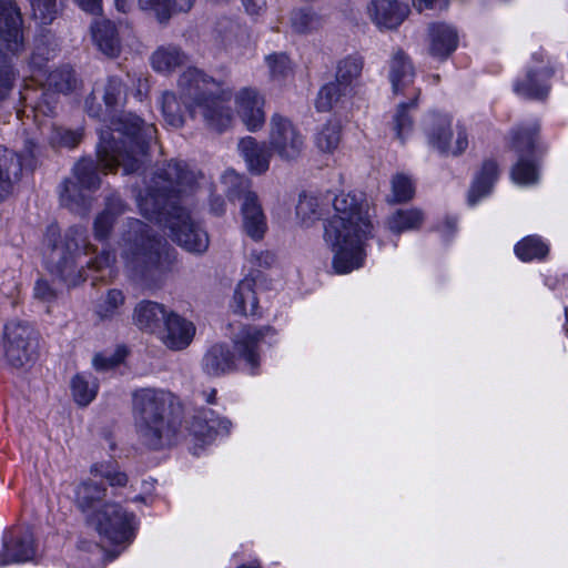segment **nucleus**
Masks as SVG:
<instances>
[{"instance_id":"nucleus-1","label":"nucleus","mask_w":568,"mask_h":568,"mask_svg":"<svg viewBox=\"0 0 568 568\" xmlns=\"http://www.w3.org/2000/svg\"><path fill=\"white\" fill-rule=\"evenodd\" d=\"M195 175L180 161H170L152 179L145 194L138 197L142 215L170 230V237L190 252L209 247L207 234L193 222L182 205L184 195L193 190Z\"/></svg>"},{"instance_id":"nucleus-2","label":"nucleus","mask_w":568,"mask_h":568,"mask_svg":"<svg viewBox=\"0 0 568 568\" xmlns=\"http://www.w3.org/2000/svg\"><path fill=\"white\" fill-rule=\"evenodd\" d=\"M118 136H113L111 129L100 131V140L97 145V159L80 160L73 169L77 182L82 189L97 190L101 180L98 168L105 173L118 166L125 174L139 171L144 162L151 141L155 138L156 129L153 124H146L135 114H124L112 121Z\"/></svg>"},{"instance_id":"nucleus-3","label":"nucleus","mask_w":568,"mask_h":568,"mask_svg":"<svg viewBox=\"0 0 568 568\" xmlns=\"http://www.w3.org/2000/svg\"><path fill=\"white\" fill-rule=\"evenodd\" d=\"M335 215L325 225L324 239L334 251L333 266L344 274L362 266L363 241L373 230L368 204L355 194L341 193L333 199Z\"/></svg>"},{"instance_id":"nucleus-4","label":"nucleus","mask_w":568,"mask_h":568,"mask_svg":"<svg viewBox=\"0 0 568 568\" xmlns=\"http://www.w3.org/2000/svg\"><path fill=\"white\" fill-rule=\"evenodd\" d=\"M132 412L141 443L160 450L174 444L180 432L183 406L178 396L161 388H140L132 393Z\"/></svg>"},{"instance_id":"nucleus-5","label":"nucleus","mask_w":568,"mask_h":568,"mask_svg":"<svg viewBox=\"0 0 568 568\" xmlns=\"http://www.w3.org/2000/svg\"><path fill=\"white\" fill-rule=\"evenodd\" d=\"M125 265L143 281H154L165 271L162 242L151 227L136 219H128L118 241Z\"/></svg>"},{"instance_id":"nucleus-6","label":"nucleus","mask_w":568,"mask_h":568,"mask_svg":"<svg viewBox=\"0 0 568 568\" xmlns=\"http://www.w3.org/2000/svg\"><path fill=\"white\" fill-rule=\"evenodd\" d=\"M55 235L53 229L47 234V243L51 247L47 255L48 270L68 286H75L85 280L83 268L78 266L77 257L81 252L85 255L95 252V247L89 243L87 231L82 226L69 227L59 243Z\"/></svg>"},{"instance_id":"nucleus-7","label":"nucleus","mask_w":568,"mask_h":568,"mask_svg":"<svg viewBox=\"0 0 568 568\" xmlns=\"http://www.w3.org/2000/svg\"><path fill=\"white\" fill-rule=\"evenodd\" d=\"M388 78L393 93L395 95L403 94L407 99L397 104L393 116L396 136L404 142L405 138L413 131L412 113L418 106L420 90L414 85L415 69L409 57L402 49H398L392 55Z\"/></svg>"},{"instance_id":"nucleus-8","label":"nucleus","mask_w":568,"mask_h":568,"mask_svg":"<svg viewBox=\"0 0 568 568\" xmlns=\"http://www.w3.org/2000/svg\"><path fill=\"white\" fill-rule=\"evenodd\" d=\"M211 78L196 67L185 69L178 80L180 98L192 119L213 125Z\"/></svg>"},{"instance_id":"nucleus-9","label":"nucleus","mask_w":568,"mask_h":568,"mask_svg":"<svg viewBox=\"0 0 568 568\" xmlns=\"http://www.w3.org/2000/svg\"><path fill=\"white\" fill-rule=\"evenodd\" d=\"M4 355L14 368L31 366L39 355V334L27 322L11 321L4 326Z\"/></svg>"},{"instance_id":"nucleus-10","label":"nucleus","mask_w":568,"mask_h":568,"mask_svg":"<svg viewBox=\"0 0 568 568\" xmlns=\"http://www.w3.org/2000/svg\"><path fill=\"white\" fill-rule=\"evenodd\" d=\"M133 514H129L118 503H105L100 511L90 515L87 523L98 534L113 545L130 544L133 540Z\"/></svg>"},{"instance_id":"nucleus-11","label":"nucleus","mask_w":568,"mask_h":568,"mask_svg":"<svg viewBox=\"0 0 568 568\" xmlns=\"http://www.w3.org/2000/svg\"><path fill=\"white\" fill-rule=\"evenodd\" d=\"M270 148L283 160L297 159L304 148V139L295 125L281 114L270 121Z\"/></svg>"},{"instance_id":"nucleus-12","label":"nucleus","mask_w":568,"mask_h":568,"mask_svg":"<svg viewBox=\"0 0 568 568\" xmlns=\"http://www.w3.org/2000/svg\"><path fill=\"white\" fill-rule=\"evenodd\" d=\"M535 130H518L515 132L513 148L518 152L519 160L511 170V179L520 185L534 184L538 181V172L536 165L524 159L526 154H530L535 145Z\"/></svg>"},{"instance_id":"nucleus-13","label":"nucleus","mask_w":568,"mask_h":568,"mask_svg":"<svg viewBox=\"0 0 568 568\" xmlns=\"http://www.w3.org/2000/svg\"><path fill=\"white\" fill-rule=\"evenodd\" d=\"M237 113L251 132L263 128L265 123L264 98L252 88L242 89L235 97Z\"/></svg>"},{"instance_id":"nucleus-14","label":"nucleus","mask_w":568,"mask_h":568,"mask_svg":"<svg viewBox=\"0 0 568 568\" xmlns=\"http://www.w3.org/2000/svg\"><path fill=\"white\" fill-rule=\"evenodd\" d=\"M34 538L29 529L19 536H13L10 532L3 535L0 566L30 561L34 558Z\"/></svg>"},{"instance_id":"nucleus-15","label":"nucleus","mask_w":568,"mask_h":568,"mask_svg":"<svg viewBox=\"0 0 568 568\" xmlns=\"http://www.w3.org/2000/svg\"><path fill=\"white\" fill-rule=\"evenodd\" d=\"M275 329L270 326L244 325L234 338L235 348L241 357L255 369L260 365V356L257 353L258 343L266 336L275 335Z\"/></svg>"},{"instance_id":"nucleus-16","label":"nucleus","mask_w":568,"mask_h":568,"mask_svg":"<svg viewBox=\"0 0 568 568\" xmlns=\"http://www.w3.org/2000/svg\"><path fill=\"white\" fill-rule=\"evenodd\" d=\"M194 333L195 327L192 322L186 321L174 312H170L158 336L166 347L180 351L189 346Z\"/></svg>"},{"instance_id":"nucleus-17","label":"nucleus","mask_w":568,"mask_h":568,"mask_svg":"<svg viewBox=\"0 0 568 568\" xmlns=\"http://www.w3.org/2000/svg\"><path fill=\"white\" fill-rule=\"evenodd\" d=\"M371 20L379 29H396L407 17V6L396 0H372L367 6Z\"/></svg>"},{"instance_id":"nucleus-18","label":"nucleus","mask_w":568,"mask_h":568,"mask_svg":"<svg viewBox=\"0 0 568 568\" xmlns=\"http://www.w3.org/2000/svg\"><path fill=\"white\" fill-rule=\"evenodd\" d=\"M243 232L254 241L263 240L267 220L257 194H251L240 205Z\"/></svg>"},{"instance_id":"nucleus-19","label":"nucleus","mask_w":568,"mask_h":568,"mask_svg":"<svg viewBox=\"0 0 568 568\" xmlns=\"http://www.w3.org/2000/svg\"><path fill=\"white\" fill-rule=\"evenodd\" d=\"M105 497L106 487L103 484L87 479L75 486L73 500L77 508L89 520L90 515L100 511L106 503Z\"/></svg>"},{"instance_id":"nucleus-20","label":"nucleus","mask_w":568,"mask_h":568,"mask_svg":"<svg viewBox=\"0 0 568 568\" xmlns=\"http://www.w3.org/2000/svg\"><path fill=\"white\" fill-rule=\"evenodd\" d=\"M170 312L158 302L141 301L133 310V324L141 331L158 335Z\"/></svg>"},{"instance_id":"nucleus-21","label":"nucleus","mask_w":568,"mask_h":568,"mask_svg":"<svg viewBox=\"0 0 568 568\" xmlns=\"http://www.w3.org/2000/svg\"><path fill=\"white\" fill-rule=\"evenodd\" d=\"M428 144L440 153H448L453 138L452 121L447 115L429 113L423 121Z\"/></svg>"},{"instance_id":"nucleus-22","label":"nucleus","mask_w":568,"mask_h":568,"mask_svg":"<svg viewBox=\"0 0 568 568\" xmlns=\"http://www.w3.org/2000/svg\"><path fill=\"white\" fill-rule=\"evenodd\" d=\"M237 148L251 173L261 175L268 170L272 153L265 143H258L253 136H245L239 141Z\"/></svg>"},{"instance_id":"nucleus-23","label":"nucleus","mask_w":568,"mask_h":568,"mask_svg":"<svg viewBox=\"0 0 568 568\" xmlns=\"http://www.w3.org/2000/svg\"><path fill=\"white\" fill-rule=\"evenodd\" d=\"M458 45L457 31L445 23L429 27V54L438 60L447 59Z\"/></svg>"},{"instance_id":"nucleus-24","label":"nucleus","mask_w":568,"mask_h":568,"mask_svg":"<svg viewBox=\"0 0 568 568\" xmlns=\"http://www.w3.org/2000/svg\"><path fill=\"white\" fill-rule=\"evenodd\" d=\"M128 209L129 206L119 195L111 194L106 196L104 210L98 214L93 223L94 237L99 241L106 240L116 219L124 214Z\"/></svg>"},{"instance_id":"nucleus-25","label":"nucleus","mask_w":568,"mask_h":568,"mask_svg":"<svg viewBox=\"0 0 568 568\" xmlns=\"http://www.w3.org/2000/svg\"><path fill=\"white\" fill-rule=\"evenodd\" d=\"M22 172L21 156L0 145V201L7 199Z\"/></svg>"},{"instance_id":"nucleus-26","label":"nucleus","mask_w":568,"mask_h":568,"mask_svg":"<svg viewBox=\"0 0 568 568\" xmlns=\"http://www.w3.org/2000/svg\"><path fill=\"white\" fill-rule=\"evenodd\" d=\"M92 37L99 50L109 58H116L121 52V40L113 22L97 21L92 26Z\"/></svg>"},{"instance_id":"nucleus-27","label":"nucleus","mask_w":568,"mask_h":568,"mask_svg":"<svg viewBox=\"0 0 568 568\" xmlns=\"http://www.w3.org/2000/svg\"><path fill=\"white\" fill-rule=\"evenodd\" d=\"M186 61V54L175 44L160 45L150 57L151 67L161 73H170Z\"/></svg>"},{"instance_id":"nucleus-28","label":"nucleus","mask_w":568,"mask_h":568,"mask_svg":"<svg viewBox=\"0 0 568 568\" xmlns=\"http://www.w3.org/2000/svg\"><path fill=\"white\" fill-rule=\"evenodd\" d=\"M254 281L252 278H244L237 284L233 296V311L236 314L244 316H257L258 300L254 291Z\"/></svg>"},{"instance_id":"nucleus-29","label":"nucleus","mask_w":568,"mask_h":568,"mask_svg":"<svg viewBox=\"0 0 568 568\" xmlns=\"http://www.w3.org/2000/svg\"><path fill=\"white\" fill-rule=\"evenodd\" d=\"M221 184L225 196L231 202L240 201V203H243L248 195L257 194L252 189V181L232 169L226 170L221 176Z\"/></svg>"},{"instance_id":"nucleus-30","label":"nucleus","mask_w":568,"mask_h":568,"mask_svg":"<svg viewBox=\"0 0 568 568\" xmlns=\"http://www.w3.org/2000/svg\"><path fill=\"white\" fill-rule=\"evenodd\" d=\"M424 222V213L416 207L399 209L393 212L386 220L387 229L394 234L417 230Z\"/></svg>"},{"instance_id":"nucleus-31","label":"nucleus","mask_w":568,"mask_h":568,"mask_svg":"<svg viewBox=\"0 0 568 568\" xmlns=\"http://www.w3.org/2000/svg\"><path fill=\"white\" fill-rule=\"evenodd\" d=\"M498 169L494 161H485L468 192V203L475 205L483 196L490 193L497 180Z\"/></svg>"},{"instance_id":"nucleus-32","label":"nucleus","mask_w":568,"mask_h":568,"mask_svg":"<svg viewBox=\"0 0 568 568\" xmlns=\"http://www.w3.org/2000/svg\"><path fill=\"white\" fill-rule=\"evenodd\" d=\"M144 10L152 9L160 22H166L172 14L189 11L194 0H139Z\"/></svg>"},{"instance_id":"nucleus-33","label":"nucleus","mask_w":568,"mask_h":568,"mask_svg":"<svg viewBox=\"0 0 568 568\" xmlns=\"http://www.w3.org/2000/svg\"><path fill=\"white\" fill-rule=\"evenodd\" d=\"M232 91L230 89L215 88V131L224 132L235 121L231 106Z\"/></svg>"},{"instance_id":"nucleus-34","label":"nucleus","mask_w":568,"mask_h":568,"mask_svg":"<svg viewBox=\"0 0 568 568\" xmlns=\"http://www.w3.org/2000/svg\"><path fill=\"white\" fill-rule=\"evenodd\" d=\"M342 141V125L337 120L327 121L316 133L315 144L323 153H333Z\"/></svg>"},{"instance_id":"nucleus-35","label":"nucleus","mask_w":568,"mask_h":568,"mask_svg":"<svg viewBox=\"0 0 568 568\" xmlns=\"http://www.w3.org/2000/svg\"><path fill=\"white\" fill-rule=\"evenodd\" d=\"M95 378L87 374H77L71 381V392L74 400L80 406L89 405L98 394Z\"/></svg>"},{"instance_id":"nucleus-36","label":"nucleus","mask_w":568,"mask_h":568,"mask_svg":"<svg viewBox=\"0 0 568 568\" xmlns=\"http://www.w3.org/2000/svg\"><path fill=\"white\" fill-rule=\"evenodd\" d=\"M323 213V203L320 202L318 197L307 193L300 194L296 205V216L303 225H312L322 217Z\"/></svg>"},{"instance_id":"nucleus-37","label":"nucleus","mask_w":568,"mask_h":568,"mask_svg":"<svg viewBox=\"0 0 568 568\" xmlns=\"http://www.w3.org/2000/svg\"><path fill=\"white\" fill-rule=\"evenodd\" d=\"M364 61L361 57H347L341 60L336 67L335 81L351 92V87L361 77Z\"/></svg>"},{"instance_id":"nucleus-38","label":"nucleus","mask_w":568,"mask_h":568,"mask_svg":"<svg viewBox=\"0 0 568 568\" xmlns=\"http://www.w3.org/2000/svg\"><path fill=\"white\" fill-rule=\"evenodd\" d=\"M102 100L105 105V111H110L111 113L125 103L126 85L121 78L116 75L108 78L103 89Z\"/></svg>"},{"instance_id":"nucleus-39","label":"nucleus","mask_w":568,"mask_h":568,"mask_svg":"<svg viewBox=\"0 0 568 568\" xmlns=\"http://www.w3.org/2000/svg\"><path fill=\"white\" fill-rule=\"evenodd\" d=\"M83 190L77 181L65 179L60 189L61 205L71 211L84 209L87 199Z\"/></svg>"},{"instance_id":"nucleus-40","label":"nucleus","mask_w":568,"mask_h":568,"mask_svg":"<svg viewBox=\"0 0 568 568\" xmlns=\"http://www.w3.org/2000/svg\"><path fill=\"white\" fill-rule=\"evenodd\" d=\"M348 93L346 87L336 81L329 82L321 88L315 103L316 109L321 112L331 111Z\"/></svg>"},{"instance_id":"nucleus-41","label":"nucleus","mask_w":568,"mask_h":568,"mask_svg":"<svg viewBox=\"0 0 568 568\" xmlns=\"http://www.w3.org/2000/svg\"><path fill=\"white\" fill-rule=\"evenodd\" d=\"M124 294L122 291L109 290L103 298L97 304L95 313L101 320H111L120 313L124 305Z\"/></svg>"},{"instance_id":"nucleus-42","label":"nucleus","mask_w":568,"mask_h":568,"mask_svg":"<svg viewBox=\"0 0 568 568\" xmlns=\"http://www.w3.org/2000/svg\"><path fill=\"white\" fill-rule=\"evenodd\" d=\"M90 473L108 480L111 487H124L129 480L128 475L113 462L95 463L91 466Z\"/></svg>"},{"instance_id":"nucleus-43","label":"nucleus","mask_w":568,"mask_h":568,"mask_svg":"<svg viewBox=\"0 0 568 568\" xmlns=\"http://www.w3.org/2000/svg\"><path fill=\"white\" fill-rule=\"evenodd\" d=\"M291 24L297 33H308L322 27L321 18L313 11L297 9L291 13Z\"/></svg>"},{"instance_id":"nucleus-44","label":"nucleus","mask_w":568,"mask_h":568,"mask_svg":"<svg viewBox=\"0 0 568 568\" xmlns=\"http://www.w3.org/2000/svg\"><path fill=\"white\" fill-rule=\"evenodd\" d=\"M161 109L164 120L169 125L173 128H181L183 125V112L173 92H163L161 97Z\"/></svg>"},{"instance_id":"nucleus-45","label":"nucleus","mask_w":568,"mask_h":568,"mask_svg":"<svg viewBox=\"0 0 568 568\" xmlns=\"http://www.w3.org/2000/svg\"><path fill=\"white\" fill-rule=\"evenodd\" d=\"M48 84L57 92L69 93L77 85L74 71L70 67L57 69L49 74Z\"/></svg>"},{"instance_id":"nucleus-46","label":"nucleus","mask_w":568,"mask_h":568,"mask_svg":"<svg viewBox=\"0 0 568 568\" xmlns=\"http://www.w3.org/2000/svg\"><path fill=\"white\" fill-rule=\"evenodd\" d=\"M515 251L520 260L530 261L546 256L548 247L537 237L528 236L516 245Z\"/></svg>"},{"instance_id":"nucleus-47","label":"nucleus","mask_w":568,"mask_h":568,"mask_svg":"<svg viewBox=\"0 0 568 568\" xmlns=\"http://www.w3.org/2000/svg\"><path fill=\"white\" fill-rule=\"evenodd\" d=\"M415 189L412 180L404 174H396L392 179V199L390 203H403L413 199Z\"/></svg>"},{"instance_id":"nucleus-48","label":"nucleus","mask_w":568,"mask_h":568,"mask_svg":"<svg viewBox=\"0 0 568 568\" xmlns=\"http://www.w3.org/2000/svg\"><path fill=\"white\" fill-rule=\"evenodd\" d=\"M532 71L527 73V78L523 82H518L515 90L526 98L544 99L548 94V87L539 82Z\"/></svg>"},{"instance_id":"nucleus-49","label":"nucleus","mask_w":568,"mask_h":568,"mask_svg":"<svg viewBox=\"0 0 568 568\" xmlns=\"http://www.w3.org/2000/svg\"><path fill=\"white\" fill-rule=\"evenodd\" d=\"M128 355L124 346H119L113 353H99L93 357L92 364L97 371L105 372L119 366Z\"/></svg>"},{"instance_id":"nucleus-50","label":"nucleus","mask_w":568,"mask_h":568,"mask_svg":"<svg viewBox=\"0 0 568 568\" xmlns=\"http://www.w3.org/2000/svg\"><path fill=\"white\" fill-rule=\"evenodd\" d=\"M34 19L42 24L51 23L58 14V0H30Z\"/></svg>"},{"instance_id":"nucleus-51","label":"nucleus","mask_w":568,"mask_h":568,"mask_svg":"<svg viewBox=\"0 0 568 568\" xmlns=\"http://www.w3.org/2000/svg\"><path fill=\"white\" fill-rule=\"evenodd\" d=\"M84 106H85L87 113L91 118H95V119H99V120H102V121H106L110 118L111 125L105 126L104 129H111V132H112L113 136H114V133H118L116 131H114V125H113L112 121L116 120L121 115H124L125 113H121L118 116L111 115L112 113L110 111H105V106L102 108V105L98 102V98L93 93H91L90 95L87 97L85 102H84ZM126 114H131V113L128 112ZM103 128H101L99 130V132Z\"/></svg>"},{"instance_id":"nucleus-52","label":"nucleus","mask_w":568,"mask_h":568,"mask_svg":"<svg viewBox=\"0 0 568 568\" xmlns=\"http://www.w3.org/2000/svg\"><path fill=\"white\" fill-rule=\"evenodd\" d=\"M82 139V132L79 130H70L65 128H54L51 135V142L53 144L74 148Z\"/></svg>"},{"instance_id":"nucleus-53","label":"nucleus","mask_w":568,"mask_h":568,"mask_svg":"<svg viewBox=\"0 0 568 568\" xmlns=\"http://www.w3.org/2000/svg\"><path fill=\"white\" fill-rule=\"evenodd\" d=\"M266 63L272 77L274 78L285 77L291 70L290 59L285 53H273L267 55Z\"/></svg>"},{"instance_id":"nucleus-54","label":"nucleus","mask_w":568,"mask_h":568,"mask_svg":"<svg viewBox=\"0 0 568 568\" xmlns=\"http://www.w3.org/2000/svg\"><path fill=\"white\" fill-rule=\"evenodd\" d=\"M33 296L43 303H51L57 300L58 293L47 280L40 278L34 284Z\"/></svg>"},{"instance_id":"nucleus-55","label":"nucleus","mask_w":568,"mask_h":568,"mask_svg":"<svg viewBox=\"0 0 568 568\" xmlns=\"http://www.w3.org/2000/svg\"><path fill=\"white\" fill-rule=\"evenodd\" d=\"M114 262H115V254L111 251L103 250L94 258L89 260L87 262V266L89 270H92L95 272H101L106 268H110Z\"/></svg>"},{"instance_id":"nucleus-56","label":"nucleus","mask_w":568,"mask_h":568,"mask_svg":"<svg viewBox=\"0 0 568 568\" xmlns=\"http://www.w3.org/2000/svg\"><path fill=\"white\" fill-rule=\"evenodd\" d=\"M413 6L419 12L424 10H442L448 6V0H413Z\"/></svg>"},{"instance_id":"nucleus-57","label":"nucleus","mask_w":568,"mask_h":568,"mask_svg":"<svg viewBox=\"0 0 568 568\" xmlns=\"http://www.w3.org/2000/svg\"><path fill=\"white\" fill-rule=\"evenodd\" d=\"M220 354L222 362H217L215 364V372L220 369L224 373L232 369L234 364V356L230 353L229 349H224L222 346L220 347Z\"/></svg>"},{"instance_id":"nucleus-58","label":"nucleus","mask_w":568,"mask_h":568,"mask_svg":"<svg viewBox=\"0 0 568 568\" xmlns=\"http://www.w3.org/2000/svg\"><path fill=\"white\" fill-rule=\"evenodd\" d=\"M75 3L84 11L99 14L102 11V0H74Z\"/></svg>"},{"instance_id":"nucleus-59","label":"nucleus","mask_w":568,"mask_h":568,"mask_svg":"<svg viewBox=\"0 0 568 568\" xmlns=\"http://www.w3.org/2000/svg\"><path fill=\"white\" fill-rule=\"evenodd\" d=\"M468 146V140L466 132L464 130H459L457 132V138L455 141V146L452 149V154L459 155L462 154Z\"/></svg>"},{"instance_id":"nucleus-60","label":"nucleus","mask_w":568,"mask_h":568,"mask_svg":"<svg viewBox=\"0 0 568 568\" xmlns=\"http://www.w3.org/2000/svg\"><path fill=\"white\" fill-rule=\"evenodd\" d=\"M242 2L250 14H258L263 8V2L258 0H242Z\"/></svg>"},{"instance_id":"nucleus-61","label":"nucleus","mask_w":568,"mask_h":568,"mask_svg":"<svg viewBox=\"0 0 568 568\" xmlns=\"http://www.w3.org/2000/svg\"><path fill=\"white\" fill-rule=\"evenodd\" d=\"M231 427V422L227 419H220L217 424V429L215 428V434H227Z\"/></svg>"},{"instance_id":"nucleus-62","label":"nucleus","mask_w":568,"mask_h":568,"mask_svg":"<svg viewBox=\"0 0 568 568\" xmlns=\"http://www.w3.org/2000/svg\"><path fill=\"white\" fill-rule=\"evenodd\" d=\"M114 3H115V8L118 9V11L120 12H128L129 10V3L126 0H114Z\"/></svg>"},{"instance_id":"nucleus-63","label":"nucleus","mask_w":568,"mask_h":568,"mask_svg":"<svg viewBox=\"0 0 568 568\" xmlns=\"http://www.w3.org/2000/svg\"><path fill=\"white\" fill-rule=\"evenodd\" d=\"M146 87V80L139 79V88L136 91V97L142 100V88Z\"/></svg>"},{"instance_id":"nucleus-64","label":"nucleus","mask_w":568,"mask_h":568,"mask_svg":"<svg viewBox=\"0 0 568 568\" xmlns=\"http://www.w3.org/2000/svg\"><path fill=\"white\" fill-rule=\"evenodd\" d=\"M446 226L450 231V233H453L456 230V221L447 220L446 221Z\"/></svg>"}]
</instances>
